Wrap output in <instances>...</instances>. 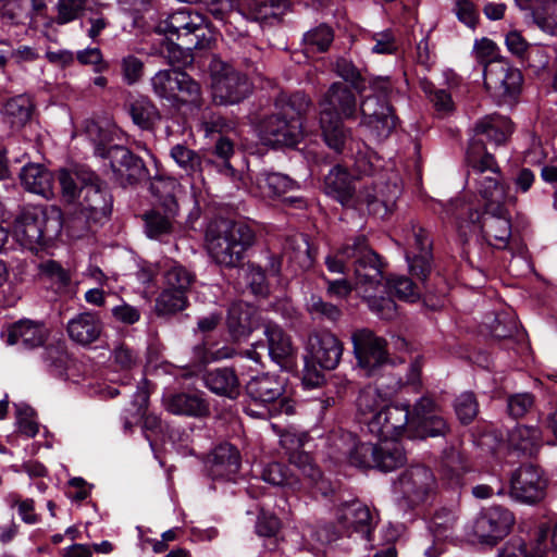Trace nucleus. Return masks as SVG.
Returning a JSON list of instances; mask_svg holds the SVG:
<instances>
[{"label": "nucleus", "mask_w": 557, "mask_h": 557, "mask_svg": "<svg viewBox=\"0 0 557 557\" xmlns=\"http://www.w3.org/2000/svg\"><path fill=\"white\" fill-rule=\"evenodd\" d=\"M251 91V84L246 75L231 66H223L212 76V95L220 104H234L245 99Z\"/></svg>", "instance_id": "f3484780"}, {"label": "nucleus", "mask_w": 557, "mask_h": 557, "mask_svg": "<svg viewBox=\"0 0 557 557\" xmlns=\"http://www.w3.org/2000/svg\"><path fill=\"white\" fill-rule=\"evenodd\" d=\"M47 335V329L42 323L21 320L12 324L2 337L8 345H20L25 349H33L41 346Z\"/></svg>", "instance_id": "b1692460"}, {"label": "nucleus", "mask_w": 557, "mask_h": 557, "mask_svg": "<svg viewBox=\"0 0 557 557\" xmlns=\"http://www.w3.org/2000/svg\"><path fill=\"white\" fill-rule=\"evenodd\" d=\"M454 12L459 22L474 29L479 23L480 14L471 0H456Z\"/></svg>", "instance_id": "680f3d73"}, {"label": "nucleus", "mask_w": 557, "mask_h": 557, "mask_svg": "<svg viewBox=\"0 0 557 557\" xmlns=\"http://www.w3.org/2000/svg\"><path fill=\"white\" fill-rule=\"evenodd\" d=\"M284 256H287L290 261L298 262L301 267L310 265L311 259L307 238L301 234L289 238L284 248Z\"/></svg>", "instance_id": "5fc2aeb1"}, {"label": "nucleus", "mask_w": 557, "mask_h": 557, "mask_svg": "<svg viewBox=\"0 0 557 557\" xmlns=\"http://www.w3.org/2000/svg\"><path fill=\"white\" fill-rule=\"evenodd\" d=\"M325 188L343 205L351 199L355 190L350 174L339 166L333 168L325 176Z\"/></svg>", "instance_id": "79ce46f5"}, {"label": "nucleus", "mask_w": 557, "mask_h": 557, "mask_svg": "<svg viewBox=\"0 0 557 557\" xmlns=\"http://www.w3.org/2000/svg\"><path fill=\"white\" fill-rule=\"evenodd\" d=\"M531 17L541 30L557 36V0H534Z\"/></svg>", "instance_id": "c03bdc74"}, {"label": "nucleus", "mask_w": 557, "mask_h": 557, "mask_svg": "<svg viewBox=\"0 0 557 557\" xmlns=\"http://www.w3.org/2000/svg\"><path fill=\"white\" fill-rule=\"evenodd\" d=\"M343 350L342 342L329 331L310 334L306 343L307 357L325 370H333L338 366Z\"/></svg>", "instance_id": "a211bd4d"}, {"label": "nucleus", "mask_w": 557, "mask_h": 557, "mask_svg": "<svg viewBox=\"0 0 557 557\" xmlns=\"http://www.w3.org/2000/svg\"><path fill=\"white\" fill-rule=\"evenodd\" d=\"M437 491L433 470L424 465H412L405 469L394 483V492L409 508L431 500Z\"/></svg>", "instance_id": "1a4fd4ad"}, {"label": "nucleus", "mask_w": 557, "mask_h": 557, "mask_svg": "<svg viewBox=\"0 0 557 557\" xmlns=\"http://www.w3.org/2000/svg\"><path fill=\"white\" fill-rule=\"evenodd\" d=\"M430 101L440 115H448L455 110L451 95L446 89H425Z\"/></svg>", "instance_id": "69168bd1"}, {"label": "nucleus", "mask_w": 557, "mask_h": 557, "mask_svg": "<svg viewBox=\"0 0 557 557\" xmlns=\"http://www.w3.org/2000/svg\"><path fill=\"white\" fill-rule=\"evenodd\" d=\"M361 125L366 126L376 137H387L396 126V116L388 100L379 96H367L360 104Z\"/></svg>", "instance_id": "6ab92c4d"}, {"label": "nucleus", "mask_w": 557, "mask_h": 557, "mask_svg": "<svg viewBox=\"0 0 557 557\" xmlns=\"http://www.w3.org/2000/svg\"><path fill=\"white\" fill-rule=\"evenodd\" d=\"M88 0H58L55 23L64 25L79 18L87 10Z\"/></svg>", "instance_id": "3c124183"}, {"label": "nucleus", "mask_w": 557, "mask_h": 557, "mask_svg": "<svg viewBox=\"0 0 557 557\" xmlns=\"http://www.w3.org/2000/svg\"><path fill=\"white\" fill-rule=\"evenodd\" d=\"M62 228L60 209L50 207H30L16 219L13 235L25 249L37 250L55 237Z\"/></svg>", "instance_id": "423d86ee"}, {"label": "nucleus", "mask_w": 557, "mask_h": 557, "mask_svg": "<svg viewBox=\"0 0 557 557\" xmlns=\"http://www.w3.org/2000/svg\"><path fill=\"white\" fill-rule=\"evenodd\" d=\"M534 397L530 393L511 395L508 398V412L515 419L523 417L533 406Z\"/></svg>", "instance_id": "774afa93"}, {"label": "nucleus", "mask_w": 557, "mask_h": 557, "mask_svg": "<svg viewBox=\"0 0 557 557\" xmlns=\"http://www.w3.org/2000/svg\"><path fill=\"white\" fill-rule=\"evenodd\" d=\"M311 104L309 97L302 92L294 95H281L275 102L276 109L282 114L289 116H297L301 121V115L307 112Z\"/></svg>", "instance_id": "09e8293b"}, {"label": "nucleus", "mask_w": 557, "mask_h": 557, "mask_svg": "<svg viewBox=\"0 0 557 557\" xmlns=\"http://www.w3.org/2000/svg\"><path fill=\"white\" fill-rule=\"evenodd\" d=\"M290 8L289 0H270L258 7L257 16L264 22L278 23Z\"/></svg>", "instance_id": "6e6d98bb"}, {"label": "nucleus", "mask_w": 557, "mask_h": 557, "mask_svg": "<svg viewBox=\"0 0 557 557\" xmlns=\"http://www.w3.org/2000/svg\"><path fill=\"white\" fill-rule=\"evenodd\" d=\"M96 181L97 177L91 175L89 183L81 187L79 193L83 194L81 205L92 218L107 216L111 212V197Z\"/></svg>", "instance_id": "7c9ffc66"}, {"label": "nucleus", "mask_w": 557, "mask_h": 557, "mask_svg": "<svg viewBox=\"0 0 557 557\" xmlns=\"http://www.w3.org/2000/svg\"><path fill=\"white\" fill-rule=\"evenodd\" d=\"M240 468V455L228 443L216 446L209 459V474L212 480L234 481Z\"/></svg>", "instance_id": "4be33fe9"}, {"label": "nucleus", "mask_w": 557, "mask_h": 557, "mask_svg": "<svg viewBox=\"0 0 557 557\" xmlns=\"http://www.w3.org/2000/svg\"><path fill=\"white\" fill-rule=\"evenodd\" d=\"M256 186L263 198H276L298 188L295 181L285 174L261 172L256 176Z\"/></svg>", "instance_id": "72a5a7b5"}, {"label": "nucleus", "mask_w": 557, "mask_h": 557, "mask_svg": "<svg viewBox=\"0 0 557 557\" xmlns=\"http://www.w3.org/2000/svg\"><path fill=\"white\" fill-rule=\"evenodd\" d=\"M389 403L386 393H382L376 386H367L360 391L357 400V417L360 422L364 423L370 431V423L376 420V416Z\"/></svg>", "instance_id": "cd10ccee"}, {"label": "nucleus", "mask_w": 557, "mask_h": 557, "mask_svg": "<svg viewBox=\"0 0 557 557\" xmlns=\"http://www.w3.org/2000/svg\"><path fill=\"white\" fill-rule=\"evenodd\" d=\"M407 426H412L409 406L387 403L376 416V420L370 423V433L381 438H396L406 431Z\"/></svg>", "instance_id": "aec40b11"}, {"label": "nucleus", "mask_w": 557, "mask_h": 557, "mask_svg": "<svg viewBox=\"0 0 557 557\" xmlns=\"http://www.w3.org/2000/svg\"><path fill=\"white\" fill-rule=\"evenodd\" d=\"M103 331L100 315L92 311H84L69 320L66 332L69 337L78 345L88 346L98 341Z\"/></svg>", "instance_id": "5701e85b"}, {"label": "nucleus", "mask_w": 557, "mask_h": 557, "mask_svg": "<svg viewBox=\"0 0 557 557\" xmlns=\"http://www.w3.org/2000/svg\"><path fill=\"white\" fill-rule=\"evenodd\" d=\"M346 437L351 443L348 449L344 451L348 455L349 462L358 468H373L377 444L356 442L351 434H347Z\"/></svg>", "instance_id": "49530a36"}, {"label": "nucleus", "mask_w": 557, "mask_h": 557, "mask_svg": "<svg viewBox=\"0 0 557 557\" xmlns=\"http://www.w3.org/2000/svg\"><path fill=\"white\" fill-rule=\"evenodd\" d=\"M474 180L480 195L486 200L485 207L504 206L516 201V197L509 194L508 187L499 182V172L496 175H482Z\"/></svg>", "instance_id": "f704fd0d"}, {"label": "nucleus", "mask_w": 557, "mask_h": 557, "mask_svg": "<svg viewBox=\"0 0 557 557\" xmlns=\"http://www.w3.org/2000/svg\"><path fill=\"white\" fill-rule=\"evenodd\" d=\"M170 156L188 174L201 170L202 159L200 154L185 145L177 144L173 146Z\"/></svg>", "instance_id": "8fccbe9b"}, {"label": "nucleus", "mask_w": 557, "mask_h": 557, "mask_svg": "<svg viewBox=\"0 0 557 557\" xmlns=\"http://www.w3.org/2000/svg\"><path fill=\"white\" fill-rule=\"evenodd\" d=\"M457 522L458 515L456 510L441 508L435 511L429 523V529L433 534L435 542L432 546L425 549L424 555L426 557H438L444 552V545L441 542L454 536Z\"/></svg>", "instance_id": "393cba45"}, {"label": "nucleus", "mask_w": 557, "mask_h": 557, "mask_svg": "<svg viewBox=\"0 0 557 557\" xmlns=\"http://www.w3.org/2000/svg\"><path fill=\"white\" fill-rule=\"evenodd\" d=\"M20 181L28 193L47 199L53 196V175L41 164L28 163L24 165L20 173Z\"/></svg>", "instance_id": "bb28decb"}, {"label": "nucleus", "mask_w": 557, "mask_h": 557, "mask_svg": "<svg viewBox=\"0 0 557 557\" xmlns=\"http://www.w3.org/2000/svg\"><path fill=\"white\" fill-rule=\"evenodd\" d=\"M264 335L268 338V354L271 359L278 364L286 363L294 352L290 337L273 323L265 325Z\"/></svg>", "instance_id": "58836bf2"}, {"label": "nucleus", "mask_w": 557, "mask_h": 557, "mask_svg": "<svg viewBox=\"0 0 557 557\" xmlns=\"http://www.w3.org/2000/svg\"><path fill=\"white\" fill-rule=\"evenodd\" d=\"M349 263L355 273V288L367 301L370 310L385 320L396 317L397 307L391 297L372 294V290L382 287L384 265L368 245L364 235L348 239L335 256L325 258L327 270L333 273H345Z\"/></svg>", "instance_id": "f257e3e1"}, {"label": "nucleus", "mask_w": 557, "mask_h": 557, "mask_svg": "<svg viewBox=\"0 0 557 557\" xmlns=\"http://www.w3.org/2000/svg\"><path fill=\"white\" fill-rule=\"evenodd\" d=\"M165 408L174 414L201 417L208 412L206 400L197 394L180 393L165 400Z\"/></svg>", "instance_id": "ea45409f"}, {"label": "nucleus", "mask_w": 557, "mask_h": 557, "mask_svg": "<svg viewBox=\"0 0 557 557\" xmlns=\"http://www.w3.org/2000/svg\"><path fill=\"white\" fill-rule=\"evenodd\" d=\"M290 463L297 469L298 473L280 462L267 465L262 471L263 481L276 486H289L296 488L299 485V476L308 479L310 483L323 484L320 469L312 462L311 457L302 451L293 453L289 457Z\"/></svg>", "instance_id": "9b49d317"}, {"label": "nucleus", "mask_w": 557, "mask_h": 557, "mask_svg": "<svg viewBox=\"0 0 557 557\" xmlns=\"http://www.w3.org/2000/svg\"><path fill=\"white\" fill-rule=\"evenodd\" d=\"M150 189L158 198V205L145 214L146 234L150 238H160L173 230L180 211L182 185L175 178L159 177L151 182Z\"/></svg>", "instance_id": "6e6552de"}, {"label": "nucleus", "mask_w": 557, "mask_h": 557, "mask_svg": "<svg viewBox=\"0 0 557 557\" xmlns=\"http://www.w3.org/2000/svg\"><path fill=\"white\" fill-rule=\"evenodd\" d=\"M547 536L548 531L541 529L537 534L536 543L530 547L522 539L512 537L505 544L498 557H547Z\"/></svg>", "instance_id": "c9c22d12"}, {"label": "nucleus", "mask_w": 557, "mask_h": 557, "mask_svg": "<svg viewBox=\"0 0 557 557\" xmlns=\"http://www.w3.org/2000/svg\"><path fill=\"white\" fill-rule=\"evenodd\" d=\"M412 426L420 429L423 436H445L448 432V425L440 414H432Z\"/></svg>", "instance_id": "0e129e2a"}, {"label": "nucleus", "mask_w": 557, "mask_h": 557, "mask_svg": "<svg viewBox=\"0 0 557 557\" xmlns=\"http://www.w3.org/2000/svg\"><path fill=\"white\" fill-rule=\"evenodd\" d=\"M153 92L169 101L196 103L200 87L187 73L176 70H160L151 77Z\"/></svg>", "instance_id": "ddd939ff"}, {"label": "nucleus", "mask_w": 557, "mask_h": 557, "mask_svg": "<svg viewBox=\"0 0 557 557\" xmlns=\"http://www.w3.org/2000/svg\"><path fill=\"white\" fill-rule=\"evenodd\" d=\"M157 32L170 40L162 46L161 53L171 64H185L190 57L188 52L209 47L213 36L207 18L187 8H182L160 21Z\"/></svg>", "instance_id": "f03ea898"}, {"label": "nucleus", "mask_w": 557, "mask_h": 557, "mask_svg": "<svg viewBox=\"0 0 557 557\" xmlns=\"http://www.w3.org/2000/svg\"><path fill=\"white\" fill-rule=\"evenodd\" d=\"M483 76L485 89L498 103L513 102L522 90V73L503 58L485 64Z\"/></svg>", "instance_id": "9d476101"}, {"label": "nucleus", "mask_w": 557, "mask_h": 557, "mask_svg": "<svg viewBox=\"0 0 557 557\" xmlns=\"http://www.w3.org/2000/svg\"><path fill=\"white\" fill-rule=\"evenodd\" d=\"M467 161L471 168V174L475 175V177L490 174L496 175L499 172L493 154L487 152L485 146L481 145L478 140L470 141Z\"/></svg>", "instance_id": "a19ab883"}, {"label": "nucleus", "mask_w": 557, "mask_h": 557, "mask_svg": "<svg viewBox=\"0 0 557 557\" xmlns=\"http://www.w3.org/2000/svg\"><path fill=\"white\" fill-rule=\"evenodd\" d=\"M259 137L268 146L294 147L302 138V122L297 116L287 117L278 111L261 121Z\"/></svg>", "instance_id": "4468645a"}, {"label": "nucleus", "mask_w": 557, "mask_h": 557, "mask_svg": "<svg viewBox=\"0 0 557 557\" xmlns=\"http://www.w3.org/2000/svg\"><path fill=\"white\" fill-rule=\"evenodd\" d=\"M547 479L537 466L525 463L516 469L510 478V496L522 504L533 505L544 499Z\"/></svg>", "instance_id": "2eb2a0df"}, {"label": "nucleus", "mask_w": 557, "mask_h": 557, "mask_svg": "<svg viewBox=\"0 0 557 557\" xmlns=\"http://www.w3.org/2000/svg\"><path fill=\"white\" fill-rule=\"evenodd\" d=\"M455 411L458 419L463 423H470L478 414L479 405L472 393H463L455 401Z\"/></svg>", "instance_id": "bf43d9fd"}, {"label": "nucleus", "mask_w": 557, "mask_h": 557, "mask_svg": "<svg viewBox=\"0 0 557 557\" xmlns=\"http://www.w3.org/2000/svg\"><path fill=\"white\" fill-rule=\"evenodd\" d=\"M336 73L346 82H349L355 89L361 91L363 89V79L359 70L348 60L339 59L336 62Z\"/></svg>", "instance_id": "338daca9"}, {"label": "nucleus", "mask_w": 557, "mask_h": 557, "mask_svg": "<svg viewBox=\"0 0 557 557\" xmlns=\"http://www.w3.org/2000/svg\"><path fill=\"white\" fill-rule=\"evenodd\" d=\"M306 306L312 319L335 322L342 317V311L337 306L324 301L317 295H312Z\"/></svg>", "instance_id": "603ef678"}, {"label": "nucleus", "mask_w": 557, "mask_h": 557, "mask_svg": "<svg viewBox=\"0 0 557 557\" xmlns=\"http://www.w3.org/2000/svg\"><path fill=\"white\" fill-rule=\"evenodd\" d=\"M351 342L358 366L367 376L376 375L388 362L386 341L371 330H356L351 334Z\"/></svg>", "instance_id": "f8f14e48"}, {"label": "nucleus", "mask_w": 557, "mask_h": 557, "mask_svg": "<svg viewBox=\"0 0 557 557\" xmlns=\"http://www.w3.org/2000/svg\"><path fill=\"white\" fill-rule=\"evenodd\" d=\"M120 67L124 83L127 85H134L141 79L145 64L138 57L127 54L121 59Z\"/></svg>", "instance_id": "4d7b16f0"}, {"label": "nucleus", "mask_w": 557, "mask_h": 557, "mask_svg": "<svg viewBox=\"0 0 557 557\" xmlns=\"http://www.w3.org/2000/svg\"><path fill=\"white\" fill-rule=\"evenodd\" d=\"M388 288L401 300L413 302L419 298V292L413 282L406 276H394L387 281Z\"/></svg>", "instance_id": "13d9d810"}, {"label": "nucleus", "mask_w": 557, "mask_h": 557, "mask_svg": "<svg viewBox=\"0 0 557 557\" xmlns=\"http://www.w3.org/2000/svg\"><path fill=\"white\" fill-rule=\"evenodd\" d=\"M508 445L512 450L532 456L542 445V432L537 426L519 424L509 432Z\"/></svg>", "instance_id": "4c0bfd02"}, {"label": "nucleus", "mask_w": 557, "mask_h": 557, "mask_svg": "<svg viewBox=\"0 0 557 557\" xmlns=\"http://www.w3.org/2000/svg\"><path fill=\"white\" fill-rule=\"evenodd\" d=\"M515 517L510 510L500 506H492L479 513L473 531L481 542L496 544L510 532Z\"/></svg>", "instance_id": "dca6fc26"}, {"label": "nucleus", "mask_w": 557, "mask_h": 557, "mask_svg": "<svg viewBox=\"0 0 557 557\" xmlns=\"http://www.w3.org/2000/svg\"><path fill=\"white\" fill-rule=\"evenodd\" d=\"M511 132L512 125L508 117L492 114L476 122L474 137L471 140H478L481 145L488 141L498 146L507 140Z\"/></svg>", "instance_id": "a878e982"}, {"label": "nucleus", "mask_w": 557, "mask_h": 557, "mask_svg": "<svg viewBox=\"0 0 557 557\" xmlns=\"http://www.w3.org/2000/svg\"><path fill=\"white\" fill-rule=\"evenodd\" d=\"M106 157L109 158L111 169L122 185L134 184L147 173L144 161L125 147H110Z\"/></svg>", "instance_id": "412c9836"}, {"label": "nucleus", "mask_w": 557, "mask_h": 557, "mask_svg": "<svg viewBox=\"0 0 557 557\" xmlns=\"http://www.w3.org/2000/svg\"><path fill=\"white\" fill-rule=\"evenodd\" d=\"M320 127L325 144L335 152H342L349 137L343 120L356 119L357 98L354 91L341 82L333 83L319 101Z\"/></svg>", "instance_id": "7ed1b4c3"}, {"label": "nucleus", "mask_w": 557, "mask_h": 557, "mask_svg": "<svg viewBox=\"0 0 557 557\" xmlns=\"http://www.w3.org/2000/svg\"><path fill=\"white\" fill-rule=\"evenodd\" d=\"M406 462V453L403 445L395 438H383L377 443L373 469L389 472Z\"/></svg>", "instance_id": "e433bc0d"}, {"label": "nucleus", "mask_w": 557, "mask_h": 557, "mask_svg": "<svg viewBox=\"0 0 557 557\" xmlns=\"http://www.w3.org/2000/svg\"><path fill=\"white\" fill-rule=\"evenodd\" d=\"M188 306L186 293L164 287L156 299V312L158 315H169L183 311Z\"/></svg>", "instance_id": "de8ad7c7"}, {"label": "nucleus", "mask_w": 557, "mask_h": 557, "mask_svg": "<svg viewBox=\"0 0 557 557\" xmlns=\"http://www.w3.org/2000/svg\"><path fill=\"white\" fill-rule=\"evenodd\" d=\"M128 112L133 122L143 129H150L160 120L156 106L144 96H139L129 102Z\"/></svg>", "instance_id": "a18cd8bd"}, {"label": "nucleus", "mask_w": 557, "mask_h": 557, "mask_svg": "<svg viewBox=\"0 0 557 557\" xmlns=\"http://www.w3.org/2000/svg\"><path fill=\"white\" fill-rule=\"evenodd\" d=\"M33 103L28 96L18 95L9 99L1 110L5 121L13 127L24 126L30 119Z\"/></svg>", "instance_id": "37998d69"}, {"label": "nucleus", "mask_w": 557, "mask_h": 557, "mask_svg": "<svg viewBox=\"0 0 557 557\" xmlns=\"http://www.w3.org/2000/svg\"><path fill=\"white\" fill-rule=\"evenodd\" d=\"M406 259L412 275L425 281L431 273V252L407 251Z\"/></svg>", "instance_id": "052dcab7"}, {"label": "nucleus", "mask_w": 557, "mask_h": 557, "mask_svg": "<svg viewBox=\"0 0 557 557\" xmlns=\"http://www.w3.org/2000/svg\"><path fill=\"white\" fill-rule=\"evenodd\" d=\"M202 380L206 387L216 395L235 399L240 393L238 376L231 368L210 370L203 374Z\"/></svg>", "instance_id": "c756f323"}, {"label": "nucleus", "mask_w": 557, "mask_h": 557, "mask_svg": "<svg viewBox=\"0 0 557 557\" xmlns=\"http://www.w3.org/2000/svg\"><path fill=\"white\" fill-rule=\"evenodd\" d=\"M334 39L333 30L327 25L318 27L305 34L304 41L308 50L324 52L329 49Z\"/></svg>", "instance_id": "864d4df0"}, {"label": "nucleus", "mask_w": 557, "mask_h": 557, "mask_svg": "<svg viewBox=\"0 0 557 557\" xmlns=\"http://www.w3.org/2000/svg\"><path fill=\"white\" fill-rule=\"evenodd\" d=\"M446 215L459 220L463 213L468 214L467 220L458 222V228L467 235L469 233H480L483 239L492 247L505 249L511 238V219L505 206L485 207L483 212L472 211L461 200H453L446 207Z\"/></svg>", "instance_id": "39448f33"}, {"label": "nucleus", "mask_w": 557, "mask_h": 557, "mask_svg": "<svg viewBox=\"0 0 557 557\" xmlns=\"http://www.w3.org/2000/svg\"><path fill=\"white\" fill-rule=\"evenodd\" d=\"M246 392L250 398L246 412L251 417L269 419L294 413V403L283 396V384L274 375L252 377L246 385Z\"/></svg>", "instance_id": "0eeeda50"}, {"label": "nucleus", "mask_w": 557, "mask_h": 557, "mask_svg": "<svg viewBox=\"0 0 557 557\" xmlns=\"http://www.w3.org/2000/svg\"><path fill=\"white\" fill-rule=\"evenodd\" d=\"M338 520L344 528H352L366 537L371 533L373 517L369 507L358 500L345 504L339 509Z\"/></svg>", "instance_id": "2f4dec72"}, {"label": "nucleus", "mask_w": 557, "mask_h": 557, "mask_svg": "<svg viewBox=\"0 0 557 557\" xmlns=\"http://www.w3.org/2000/svg\"><path fill=\"white\" fill-rule=\"evenodd\" d=\"M256 311L246 304H233L228 309L226 325L234 342L246 339L257 327Z\"/></svg>", "instance_id": "c85d7f7f"}, {"label": "nucleus", "mask_w": 557, "mask_h": 557, "mask_svg": "<svg viewBox=\"0 0 557 557\" xmlns=\"http://www.w3.org/2000/svg\"><path fill=\"white\" fill-rule=\"evenodd\" d=\"M159 268L166 288L187 294L195 283V274L175 260L164 259L159 262Z\"/></svg>", "instance_id": "473e14b6"}, {"label": "nucleus", "mask_w": 557, "mask_h": 557, "mask_svg": "<svg viewBox=\"0 0 557 557\" xmlns=\"http://www.w3.org/2000/svg\"><path fill=\"white\" fill-rule=\"evenodd\" d=\"M253 242L255 233L249 225L224 219L211 221L205 235V246L210 258L225 268L239 267Z\"/></svg>", "instance_id": "20e7f679"}, {"label": "nucleus", "mask_w": 557, "mask_h": 557, "mask_svg": "<svg viewBox=\"0 0 557 557\" xmlns=\"http://www.w3.org/2000/svg\"><path fill=\"white\" fill-rule=\"evenodd\" d=\"M42 358L47 367L57 374H62L67 363V354L61 345H51L45 348Z\"/></svg>", "instance_id": "e2e57ef3"}]
</instances>
